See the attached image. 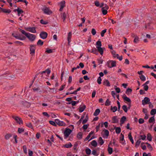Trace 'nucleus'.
<instances>
[{
  "mask_svg": "<svg viewBox=\"0 0 156 156\" xmlns=\"http://www.w3.org/2000/svg\"><path fill=\"white\" fill-rule=\"evenodd\" d=\"M96 45L97 49H96L95 48H92L91 50L90 51V52L96 55H98V51L100 53V55H102L103 54L104 50L105 49V48H102L101 47L102 45L101 41H98L96 43Z\"/></svg>",
  "mask_w": 156,
  "mask_h": 156,
  "instance_id": "obj_1",
  "label": "nucleus"
},
{
  "mask_svg": "<svg viewBox=\"0 0 156 156\" xmlns=\"http://www.w3.org/2000/svg\"><path fill=\"white\" fill-rule=\"evenodd\" d=\"M72 132V130L70 129L66 128L64 132V138L67 139Z\"/></svg>",
  "mask_w": 156,
  "mask_h": 156,
  "instance_id": "obj_2",
  "label": "nucleus"
},
{
  "mask_svg": "<svg viewBox=\"0 0 156 156\" xmlns=\"http://www.w3.org/2000/svg\"><path fill=\"white\" fill-rule=\"evenodd\" d=\"M26 37L31 42L34 41L36 37L35 35L29 33H28Z\"/></svg>",
  "mask_w": 156,
  "mask_h": 156,
  "instance_id": "obj_3",
  "label": "nucleus"
},
{
  "mask_svg": "<svg viewBox=\"0 0 156 156\" xmlns=\"http://www.w3.org/2000/svg\"><path fill=\"white\" fill-rule=\"evenodd\" d=\"M107 65L108 67L111 68L116 66V62L115 61L109 60L107 62Z\"/></svg>",
  "mask_w": 156,
  "mask_h": 156,
  "instance_id": "obj_4",
  "label": "nucleus"
},
{
  "mask_svg": "<svg viewBox=\"0 0 156 156\" xmlns=\"http://www.w3.org/2000/svg\"><path fill=\"white\" fill-rule=\"evenodd\" d=\"M12 117L13 119H14L17 123L19 124H23V122L21 118L15 115H12Z\"/></svg>",
  "mask_w": 156,
  "mask_h": 156,
  "instance_id": "obj_5",
  "label": "nucleus"
},
{
  "mask_svg": "<svg viewBox=\"0 0 156 156\" xmlns=\"http://www.w3.org/2000/svg\"><path fill=\"white\" fill-rule=\"evenodd\" d=\"M112 54L114 58H116L117 59H119L120 61H121L122 59V56H119L118 54H116L115 51L112 50L111 51Z\"/></svg>",
  "mask_w": 156,
  "mask_h": 156,
  "instance_id": "obj_6",
  "label": "nucleus"
},
{
  "mask_svg": "<svg viewBox=\"0 0 156 156\" xmlns=\"http://www.w3.org/2000/svg\"><path fill=\"white\" fill-rule=\"evenodd\" d=\"M24 28L27 31L32 33H35L36 32V28L35 27H25Z\"/></svg>",
  "mask_w": 156,
  "mask_h": 156,
  "instance_id": "obj_7",
  "label": "nucleus"
},
{
  "mask_svg": "<svg viewBox=\"0 0 156 156\" xmlns=\"http://www.w3.org/2000/svg\"><path fill=\"white\" fill-rule=\"evenodd\" d=\"M56 124L59 126H66V123L63 121L60 120L58 119H55V120Z\"/></svg>",
  "mask_w": 156,
  "mask_h": 156,
  "instance_id": "obj_8",
  "label": "nucleus"
},
{
  "mask_svg": "<svg viewBox=\"0 0 156 156\" xmlns=\"http://www.w3.org/2000/svg\"><path fill=\"white\" fill-rule=\"evenodd\" d=\"M150 101V99L147 97H145L144 98V100L142 101V103L143 105H144L146 104H148Z\"/></svg>",
  "mask_w": 156,
  "mask_h": 156,
  "instance_id": "obj_9",
  "label": "nucleus"
},
{
  "mask_svg": "<svg viewBox=\"0 0 156 156\" xmlns=\"http://www.w3.org/2000/svg\"><path fill=\"white\" fill-rule=\"evenodd\" d=\"M43 11L44 13L48 14L50 15L52 13V11L50 9L48 8L45 7V8L43 9Z\"/></svg>",
  "mask_w": 156,
  "mask_h": 156,
  "instance_id": "obj_10",
  "label": "nucleus"
},
{
  "mask_svg": "<svg viewBox=\"0 0 156 156\" xmlns=\"http://www.w3.org/2000/svg\"><path fill=\"white\" fill-rule=\"evenodd\" d=\"M36 48L35 45H30V54H34L35 52Z\"/></svg>",
  "mask_w": 156,
  "mask_h": 156,
  "instance_id": "obj_11",
  "label": "nucleus"
},
{
  "mask_svg": "<svg viewBox=\"0 0 156 156\" xmlns=\"http://www.w3.org/2000/svg\"><path fill=\"white\" fill-rule=\"evenodd\" d=\"M40 35L41 38L44 39L47 37L48 34L44 32H42L40 34Z\"/></svg>",
  "mask_w": 156,
  "mask_h": 156,
  "instance_id": "obj_12",
  "label": "nucleus"
},
{
  "mask_svg": "<svg viewBox=\"0 0 156 156\" xmlns=\"http://www.w3.org/2000/svg\"><path fill=\"white\" fill-rule=\"evenodd\" d=\"M59 4L60 6L59 11H61L62 10L63 8L65 6V2L64 1H62Z\"/></svg>",
  "mask_w": 156,
  "mask_h": 156,
  "instance_id": "obj_13",
  "label": "nucleus"
},
{
  "mask_svg": "<svg viewBox=\"0 0 156 156\" xmlns=\"http://www.w3.org/2000/svg\"><path fill=\"white\" fill-rule=\"evenodd\" d=\"M122 98L123 99L124 101L129 102L130 104L131 103V101L130 99L127 97L125 94H124L122 96Z\"/></svg>",
  "mask_w": 156,
  "mask_h": 156,
  "instance_id": "obj_14",
  "label": "nucleus"
},
{
  "mask_svg": "<svg viewBox=\"0 0 156 156\" xmlns=\"http://www.w3.org/2000/svg\"><path fill=\"white\" fill-rule=\"evenodd\" d=\"M118 122L119 120L117 116H114L112 117V123H118Z\"/></svg>",
  "mask_w": 156,
  "mask_h": 156,
  "instance_id": "obj_15",
  "label": "nucleus"
},
{
  "mask_svg": "<svg viewBox=\"0 0 156 156\" xmlns=\"http://www.w3.org/2000/svg\"><path fill=\"white\" fill-rule=\"evenodd\" d=\"M72 34L71 32H69L67 36V40L68 41V44L69 45L71 41V39L72 38Z\"/></svg>",
  "mask_w": 156,
  "mask_h": 156,
  "instance_id": "obj_16",
  "label": "nucleus"
},
{
  "mask_svg": "<svg viewBox=\"0 0 156 156\" xmlns=\"http://www.w3.org/2000/svg\"><path fill=\"white\" fill-rule=\"evenodd\" d=\"M140 39L139 37L136 35L134 37V39L133 40V42L135 43H138L139 42Z\"/></svg>",
  "mask_w": 156,
  "mask_h": 156,
  "instance_id": "obj_17",
  "label": "nucleus"
},
{
  "mask_svg": "<svg viewBox=\"0 0 156 156\" xmlns=\"http://www.w3.org/2000/svg\"><path fill=\"white\" fill-rule=\"evenodd\" d=\"M86 108V106L84 105L80 106L79 108V112L80 113L84 111Z\"/></svg>",
  "mask_w": 156,
  "mask_h": 156,
  "instance_id": "obj_18",
  "label": "nucleus"
},
{
  "mask_svg": "<svg viewBox=\"0 0 156 156\" xmlns=\"http://www.w3.org/2000/svg\"><path fill=\"white\" fill-rule=\"evenodd\" d=\"M126 120V118L125 116H123L121 118L120 120V124L122 125L124 123Z\"/></svg>",
  "mask_w": 156,
  "mask_h": 156,
  "instance_id": "obj_19",
  "label": "nucleus"
},
{
  "mask_svg": "<svg viewBox=\"0 0 156 156\" xmlns=\"http://www.w3.org/2000/svg\"><path fill=\"white\" fill-rule=\"evenodd\" d=\"M1 12H2L5 13H9L11 12V11L9 9H6L1 8Z\"/></svg>",
  "mask_w": 156,
  "mask_h": 156,
  "instance_id": "obj_20",
  "label": "nucleus"
},
{
  "mask_svg": "<svg viewBox=\"0 0 156 156\" xmlns=\"http://www.w3.org/2000/svg\"><path fill=\"white\" fill-rule=\"evenodd\" d=\"M103 131L104 132V136H106V138H107V137L108 136L109 134V132L108 131L107 129H104Z\"/></svg>",
  "mask_w": 156,
  "mask_h": 156,
  "instance_id": "obj_21",
  "label": "nucleus"
},
{
  "mask_svg": "<svg viewBox=\"0 0 156 156\" xmlns=\"http://www.w3.org/2000/svg\"><path fill=\"white\" fill-rule=\"evenodd\" d=\"M103 83L104 85L107 87L110 86V83L108 80H104Z\"/></svg>",
  "mask_w": 156,
  "mask_h": 156,
  "instance_id": "obj_22",
  "label": "nucleus"
},
{
  "mask_svg": "<svg viewBox=\"0 0 156 156\" xmlns=\"http://www.w3.org/2000/svg\"><path fill=\"white\" fill-rule=\"evenodd\" d=\"M98 143L101 145H102L104 143V141L101 137H100L98 140Z\"/></svg>",
  "mask_w": 156,
  "mask_h": 156,
  "instance_id": "obj_23",
  "label": "nucleus"
},
{
  "mask_svg": "<svg viewBox=\"0 0 156 156\" xmlns=\"http://www.w3.org/2000/svg\"><path fill=\"white\" fill-rule=\"evenodd\" d=\"M12 136V135L11 133H7L5 136V139L6 140H8Z\"/></svg>",
  "mask_w": 156,
  "mask_h": 156,
  "instance_id": "obj_24",
  "label": "nucleus"
},
{
  "mask_svg": "<svg viewBox=\"0 0 156 156\" xmlns=\"http://www.w3.org/2000/svg\"><path fill=\"white\" fill-rule=\"evenodd\" d=\"M90 144L92 146L94 147H96L98 145L97 142L95 140H93L91 142Z\"/></svg>",
  "mask_w": 156,
  "mask_h": 156,
  "instance_id": "obj_25",
  "label": "nucleus"
},
{
  "mask_svg": "<svg viewBox=\"0 0 156 156\" xmlns=\"http://www.w3.org/2000/svg\"><path fill=\"white\" fill-rule=\"evenodd\" d=\"M61 17L63 19V21L64 22L66 19V14L65 12L61 13Z\"/></svg>",
  "mask_w": 156,
  "mask_h": 156,
  "instance_id": "obj_26",
  "label": "nucleus"
},
{
  "mask_svg": "<svg viewBox=\"0 0 156 156\" xmlns=\"http://www.w3.org/2000/svg\"><path fill=\"white\" fill-rule=\"evenodd\" d=\"M155 121L154 116H152L151 117L149 120L148 122L149 123H153V124L154 123Z\"/></svg>",
  "mask_w": 156,
  "mask_h": 156,
  "instance_id": "obj_27",
  "label": "nucleus"
},
{
  "mask_svg": "<svg viewBox=\"0 0 156 156\" xmlns=\"http://www.w3.org/2000/svg\"><path fill=\"white\" fill-rule=\"evenodd\" d=\"M108 154H111L113 152V149L112 148L110 147V145L109 144L107 149Z\"/></svg>",
  "mask_w": 156,
  "mask_h": 156,
  "instance_id": "obj_28",
  "label": "nucleus"
},
{
  "mask_svg": "<svg viewBox=\"0 0 156 156\" xmlns=\"http://www.w3.org/2000/svg\"><path fill=\"white\" fill-rule=\"evenodd\" d=\"M18 37V39L22 41L26 39V37L22 35H19Z\"/></svg>",
  "mask_w": 156,
  "mask_h": 156,
  "instance_id": "obj_29",
  "label": "nucleus"
},
{
  "mask_svg": "<svg viewBox=\"0 0 156 156\" xmlns=\"http://www.w3.org/2000/svg\"><path fill=\"white\" fill-rule=\"evenodd\" d=\"M14 43L16 44L17 45L22 46L24 45V44L23 42L19 41H16L14 42Z\"/></svg>",
  "mask_w": 156,
  "mask_h": 156,
  "instance_id": "obj_30",
  "label": "nucleus"
},
{
  "mask_svg": "<svg viewBox=\"0 0 156 156\" xmlns=\"http://www.w3.org/2000/svg\"><path fill=\"white\" fill-rule=\"evenodd\" d=\"M17 12L18 16H19L20 15L23 13V11L22 9L18 8L15 10Z\"/></svg>",
  "mask_w": 156,
  "mask_h": 156,
  "instance_id": "obj_31",
  "label": "nucleus"
},
{
  "mask_svg": "<svg viewBox=\"0 0 156 156\" xmlns=\"http://www.w3.org/2000/svg\"><path fill=\"white\" fill-rule=\"evenodd\" d=\"M128 137L130 141L131 142L132 144H134V141L133 139V137L132 136L131 133H129L128 134Z\"/></svg>",
  "mask_w": 156,
  "mask_h": 156,
  "instance_id": "obj_32",
  "label": "nucleus"
},
{
  "mask_svg": "<svg viewBox=\"0 0 156 156\" xmlns=\"http://www.w3.org/2000/svg\"><path fill=\"white\" fill-rule=\"evenodd\" d=\"M82 137L83 133L82 132H80L78 133L77 135V137L79 140L81 139L82 138Z\"/></svg>",
  "mask_w": 156,
  "mask_h": 156,
  "instance_id": "obj_33",
  "label": "nucleus"
},
{
  "mask_svg": "<svg viewBox=\"0 0 156 156\" xmlns=\"http://www.w3.org/2000/svg\"><path fill=\"white\" fill-rule=\"evenodd\" d=\"M94 133V132L93 131H91L89 133V135H87L85 139V140H86L89 139L90 137H91V136L92 135H93Z\"/></svg>",
  "mask_w": 156,
  "mask_h": 156,
  "instance_id": "obj_34",
  "label": "nucleus"
},
{
  "mask_svg": "<svg viewBox=\"0 0 156 156\" xmlns=\"http://www.w3.org/2000/svg\"><path fill=\"white\" fill-rule=\"evenodd\" d=\"M72 145L70 143H69L67 144H66L64 145V147H65L66 148H69L72 147Z\"/></svg>",
  "mask_w": 156,
  "mask_h": 156,
  "instance_id": "obj_35",
  "label": "nucleus"
},
{
  "mask_svg": "<svg viewBox=\"0 0 156 156\" xmlns=\"http://www.w3.org/2000/svg\"><path fill=\"white\" fill-rule=\"evenodd\" d=\"M25 124L26 126H27L28 127L31 129H33V127L31 123L30 122H28L26 123Z\"/></svg>",
  "mask_w": 156,
  "mask_h": 156,
  "instance_id": "obj_36",
  "label": "nucleus"
},
{
  "mask_svg": "<svg viewBox=\"0 0 156 156\" xmlns=\"http://www.w3.org/2000/svg\"><path fill=\"white\" fill-rule=\"evenodd\" d=\"M100 110L99 109H96L94 112V116L98 115L100 112Z\"/></svg>",
  "mask_w": 156,
  "mask_h": 156,
  "instance_id": "obj_37",
  "label": "nucleus"
},
{
  "mask_svg": "<svg viewBox=\"0 0 156 156\" xmlns=\"http://www.w3.org/2000/svg\"><path fill=\"white\" fill-rule=\"evenodd\" d=\"M111 110L113 112H114L117 110V107L115 106L113 107L112 106L111 107Z\"/></svg>",
  "mask_w": 156,
  "mask_h": 156,
  "instance_id": "obj_38",
  "label": "nucleus"
},
{
  "mask_svg": "<svg viewBox=\"0 0 156 156\" xmlns=\"http://www.w3.org/2000/svg\"><path fill=\"white\" fill-rule=\"evenodd\" d=\"M147 139L149 141H151L152 140V136L151 134L148 133L147 135Z\"/></svg>",
  "mask_w": 156,
  "mask_h": 156,
  "instance_id": "obj_39",
  "label": "nucleus"
},
{
  "mask_svg": "<svg viewBox=\"0 0 156 156\" xmlns=\"http://www.w3.org/2000/svg\"><path fill=\"white\" fill-rule=\"evenodd\" d=\"M101 10L103 15H105L107 13V10L104 9V8H102Z\"/></svg>",
  "mask_w": 156,
  "mask_h": 156,
  "instance_id": "obj_40",
  "label": "nucleus"
},
{
  "mask_svg": "<svg viewBox=\"0 0 156 156\" xmlns=\"http://www.w3.org/2000/svg\"><path fill=\"white\" fill-rule=\"evenodd\" d=\"M151 115H154L156 113V109H152L150 112Z\"/></svg>",
  "mask_w": 156,
  "mask_h": 156,
  "instance_id": "obj_41",
  "label": "nucleus"
},
{
  "mask_svg": "<svg viewBox=\"0 0 156 156\" xmlns=\"http://www.w3.org/2000/svg\"><path fill=\"white\" fill-rule=\"evenodd\" d=\"M120 140L121 141H123L125 142V141L124 140V136L122 133H121L120 137Z\"/></svg>",
  "mask_w": 156,
  "mask_h": 156,
  "instance_id": "obj_42",
  "label": "nucleus"
},
{
  "mask_svg": "<svg viewBox=\"0 0 156 156\" xmlns=\"http://www.w3.org/2000/svg\"><path fill=\"white\" fill-rule=\"evenodd\" d=\"M43 42L41 40H39L37 43L38 45L42 46L43 44Z\"/></svg>",
  "mask_w": 156,
  "mask_h": 156,
  "instance_id": "obj_43",
  "label": "nucleus"
},
{
  "mask_svg": "<svg viewBox=\"0 0 156 156\" xmlns=\"http://www.w3.org/2000/svg\"><path fill=\"white\" fill-rule=\"evenodd\" d=\"M24 131V129L23 128H18V132L19 133H23Z\"/></svg>",
  "mask_w": 156,
  "mask_h": 156,
  "instance_id": "obj_44",
  "label": "nucleus"
},
{
  "mask_svg": "<svg viewBox=\"0 0 156 156\" xmlns=\"http://www.w3.org/2000/svg\"><path fill=\"white\" fill-rule=\"evenodd\" d=\"M88 119V117L87 115L86 116V117L85 119L83 120V121L82 122V123L83 124H84L86 123Z\"/></svg>",
  "mask_w": 156,
  "mask_h": 156,
  "instance_id": "obj_45",
  "label": "nucleus"
},
{
  "mask_svg": "<svg viewBox=\"0 0 156 156\" xmlns=\"http://www.w3.org/2000/svg\"><path fill=\"white\" fill-rule=\"evenodd\" d=\"M20 31L24 35L26 36L27 35L28 33L26 32H25L24 30H22V29H20Z\"/></svg>",
  "mask_w": 156,
  "mask_h": 156,
  "instance_id": "obj_46",
  "label": "nucleus"
},
{
  "mask_svg": "<svg viewBox=\"0 0 156 156\" xmlns=\"http://www.w3.org/2000/svg\"><path fill=\"white\" fill-rule=\"evenodd\" d=\"M140 80L142 81H145L146 80V78L145 76L143 75H141L139 76Z\"/></svg>",
  "mask_w": 156,
  "mask_h": 156,
  "instance_id": "obj_47",
  "label": "nucleus"
},
{
  "mask_svg": "<svg viewBox=\"0 0 156 156\" xmlns=\"http://www.w3.org/2000/svg\"><path fill=\"white\" fill-rule=\"evenodd\" d=\"M121 128L119 127H116L115 128V132L117 134H119L121 132Z\"/></svg>",
  "mask_w": 156,
  "mask_h": 156,
  "instance_id": "obj_48",
  "label": "nucleus"
},
{
  "mask_svg": "<svg viewBox=\"0 0 156 156\" xmlns=\"http://www.w3.org/2000/svg\"><path fill=\"white\" fill-rule=\"evenodd\" d=\"M146 144L147 145V147L148 149L151 151L152 150L153 148L150 144L148 143H146Z\"/></svg>",
  "mask_w": 156,
  "mask_h": 156,
  "instance_id": "obj_49",
  "label": "nucleus"
},
{
  "mask_svg": "<svg viewBox=\"0 0 156 156\" xmlns=\"http://www.w3.org/2000/svg\"><path fill=\"white\" fill-rule=\"evenodd\" d=\"M22 2L25 3L26 5H27L28 2L26 0H17L16 1V2Z\"/></svg>",
  "mask_w": 156,
  "mask_h": 156,
  "instance_id": "obj_50",
  "label": "nucleus"
},
{
  "mask_svg": "<svg viewBox=\"0 0 156 156\" xmlns=\"http://www.w3.org/2000/svg\"><path fill=\"white\" fill-rule=\"evenodd\" d=\"M132 91V90L130 88H128L127 89L126 92V93L127 94L129 95V93H131Z\"/></svg>",
  "mask_w": 156,
  "mask_h": 156,
  "instance_id": "obj_51",
  "label": "nucleus"
},
{
  "mask_svg": "<svg viewBox=\"0 0 156 156\" xmlns=\"http://www.w3.org/2000/svg\"><path fill=\"white\" fill-rule=\"evenodd\" d=\"M92 154L95 156H97L99 154L97 152V151L95 150H94L92 151Z\"/></svg>",
  "mask_w": 156,
  "mask_h": 156,
  "instance_id": "obj_52",
  "label": "nucleus"
},
{
  "mask_svg": "<svg viewBox=\"0 0 156 156\" xmlns=\"http://www.w3.org/2000/svg\"><path fill=\"white\" fill-rule=\"evenodd\" d=\"M111 102L108 99L105 103V105L106 106H109L110 105Z\"/></svg>",
  "mask_w": 156,
  "mask_h": 156,
  "instance_id": "obj_53",
  "label": "nucleus"
},
{
  "mask_svg": "<svg viewBox=\"0 0 156 156\" xmlns=\"http://www.w3.org/2000/svg\"><path fill=\"white\" fill-rule=\"evenodd\" d=\"M106 31H107L106 29H105L104 30H103L101 32V36L102 37H104L105 34V33L106 32Z\"/></svg>",
  "mask_w": 156,
  "mask_h": 156,
  "instance_id": "obj_54",
  "label": "nucleus"
},
{
  "mask_svg": "<svg viewBox=\"0 0 156 156\" xmlns=\"http://www.w3.org/2000/svg\"><path fill=\"white\" fill-rule=\"evenodd\" d=\"M104 124L105 127L107 128L108 127V122H105L104 123H102L101 124V127H103V125Z\"/></svg>",
  "mask_w": 156,
  "mask_h": 156,
  "instance_id": "obj_55",
  "label": "nucleus"
},
{
  "mask_svg": "<svg viewBox=\"0 0 156 156\" xmlns=\"http://www.w3.org/2000/svg\"><path fill=\"white\" fill-rule=\"evenodd\" d=\"M65 87H66L65 84H63V85H62L61 86L60 88L59 89V90L60 91L62 90L65 88Z\"/></svg>",
  "mask_w": 156,
  "mask_h": 156,
  "instance_id": "obj_56",
  "label": "nucleus"
},
{
  "mask_svg": "<svg viewBox=\"0 0 156 156\" xmlns=\"http://www.w3.org/2000/svg\"><path fill=\"white\" fill-rule=\"evenodd\" d=\"M49 123L51 124V125L56 126V122H55V121L54 122L52 121H49Z\"/></svg>",
  "mask_w": 156,
  "mask_h": 156,
  "instance_id": "obj_57",
  "label": "nucleus"
},
{
  "mask_svg": "<svg viewBox=\"0 0 156 156\" xmlns=\"http://www.w3.org/2000/svg\"><path fill=\"white\" fill-rule=\"evenodd\" d=\"M95 5L97 7H100V4L99 2L97 1H96L94 2Z\"/></svg>",
  "mask_w": 156,
  "mask_h": 156,
  "instance_id": "obj_58",
  "label": "nucleus"
},
{
  "mask_svg": "<svg viewBox=\"0 0 156 156\" xmlns=\"http://www.w3.org/2000/svg\"><path fill=\"white\" fill-rule=\"evenodd\" d=\"M17 135L16 134H14L13 136V138L15 140V143L16 144H17Z\"/></svg>",
  "mask_w": 156,
  "mask_h": 156,
  "instance_id": "obj_59",
  "label": "nucleus"
},
{
  "mask_svg": "<svg viewBox=\"0 0 156 156\" xmlns=\"http://www.w3.org/2000/svg\"><path fill=\"white\" fill-rule=\"evenodd\" d=\"M86 152L87 154H90L91 152V150L89 148L87 149L86 150Z\"/></svg>",
  "mask_w": 156,
  "mask_h": 156,
  "instance_id": "obj_60",
  "label": "nucleus"
},
{
  "mask_svg": "<svg viewBox=\"0 0 156 156\" xmlns=\"http://www.w3.org/2000/svg\"><path fill=\"white\" fill-rule=\"evenodd\" d=\"M40 23L43 24H47L48 23V22L44 21L43 20H40Z\"/></svg>",
  "mask_w": 156,
  "mask_h": 156,
  "instance_id": "obj_61",
  "label": "nucleus"
},
{
  "mask_svg": "<svg viewBox=\"0 0 156 156\" xmlns=\"http://www.w3.org/2000/svg\"><path fill=\"white\" fill-rule=\"evenodd\" d=\"M102 80V79L100 77H99L97 80V81L98 83L100 84L101 83V81Z\"/></svg>",
  "mask_w": 156,
  "mask_h": 156,
  "instance_id": "obj_62",
  "label": "nucleus"
},
{
  "mask_svg": "<svg viewBox=\"0 0 156 156\" xmlns=\"http://www.w3.org/2000/svg\"><path fill=\"white\" fill-rule=\"evenodd\" d=\"M122 109L124 111V112H127V106L126 105H123L122 106Z\"/></svg>",
  "mask_w": 156,
  "mask_h": 156,
  "instance_id": "obj_63",
  "label": "nucleus"
},
{
  "mask_svg": "<svg viewBox=\"0 0 156 156\" xmlns=\"http://www.w3.org/2000/svg\"><path fill=\"white\" fill-rule=\"evenodd\" d=\"M141 147L143 150H145L146 149V146L145 145H144L143 143H141Z\"/></svg>",
  "mask_w": 156,
  "mask_h": 156,
  "instance_id": "obj_64",
  "label": "nucleus"
}]
</instances>
